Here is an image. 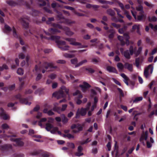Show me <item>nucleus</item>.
I'll return each mask as SVG.
<instances>
[{
	"label": "nucleus",
	"instance_id": "1",
	"mask_svg": "<svg viewBox=\"0 0 157 157\" xmlns=\"http://www.w3.org/2000/svg\"><path fill=\"white\" fill-rule=\"evenodd\" d=\"M41 62H40L38 66L36 65L35 66V70L36 71H41L43 73H44L48 68H50L56 69L57 68V66H54L53 63H48L46 61H43L42 64L41 65Z\"/></svg>",
	"mask_w": 157,
	"mask_h": 157
},
{
	"label": "nucleus",
	"instance_id": "2",
	"mask_svg": "<svg viewBox=\"0 0 157 157\" xmlns=\"http://www.w3.org/2000/svg\"><path fill=\"white\" fill-rule=\"evenodd\" d=\"M52 25L54 28L49 29L48 32H47L44 30H42L41 31H43L47 35L51 36L52 35L55 34L57 33H59L61 32L60 31L57 29H63L62 26L58 24L53 23Z\"/></svg>",
	"mask_w": 157,
	"mask_h": 157
},
{
	"label": "nucleus",
	"instance_id": "3",
	"mask_svg": "<svg viewBox=\"0 0 157 157\" xmlns=\"http://www.w3.org/2000/svg\"><path fill=\"white\" fill-rule=\"evenodd\" d=\"M40 36L41 39L44 38L48 40H55L57 44L59 47V46H62V45H65L66 44V42L65 41L59 40L60 38L59 36H51L50 37H48L44 36L42 34H40Z\"/></svg>",
	"mask_w": 157,
	"mask_h": 157
},
{
	"label": "nucleus",
	"instance_id": "4",
	"mask_svg": "<svg viewBox=\"0 0 157 157\" xmlns=\"http://www.w3.org/2000/svg\"><path fill=\"white\" fill-rule=\"evenodd\" d=\"M61 90L58 92H56L53 93L52 96L59 98H65L67 95H69V90L64 86L61 87Z\"/></svg>",
	"mask_w": 157,
	"mask_h": 157
},
{
	"label": "nucleus",
	"instance_id": "5",
	"mask_svg": "<svg viewBox=\"0 0 157 157\" xmlns=\"http://www.w3.org/2000/svg\"><path fill=\"white\" fill-rule=\"evenodd\" d=\"M124 36L125 40V42L124 40V37L122 36H117L118 39L120 41L121 44V46H124L126 44L127 46L129 45L130 42L129 39L130 37L128 34L127 33H124L123 34Z\"/></svg>",
	"mask_w": 157,
	"mask_h": 157
},
{
	"label": "nucleus",
	"instance_id": "6",
	"mask_svg": "<svg viewBox=\"0 0 157 157\" xmlns=\"http://www.w3.org/2000/svg\"><path fill=\"white\" fill-rule=\"evenodd\" d=\"M15 98L19 100L20 102L22 104L30 105L31 103L28 101V98H24L22 97L21 95L20 94H18L15 96Z\"/></svg>",
	"mask_w": 157,
	"mask_h": 157
},
{
	"label": "nucleus",
	"instance_id": "7",
	"mask_svg": "<svg viewBox=\"0 0 157 157\" xmlns=\"http://www.w3.org/2000/svg\"><path fill=\"white\" fill-rule=\"evenodd\" d=\"M49 153L47 152H43L42 150H35L31 153L32 155H41L43 157H48L49 156Z\"/></svg>",
	"mask_w": 157,
	"mask_h": 157
},
{
	"label": "nucleus",
	"instance_id": "8",
	"mask_svg": "<svg viewBox=\"0 0 157 157\" xmlns=\"http://www.w3.org/2000/svg\"><path fill=\"white\" fill-rule=\"evenodd\" d=\"M65 40L69 42L70 44L71 45L75 46L81 45L80 48H85L87 47L86 45H81V44L80 43L75 42L76 39L73 38H66Z\"/></svg>",
	"mask_w": 157,
	"mask_h": 157
},
{
	"label": "nucleus",
	"instance_id": "9",
	"mask_svg": "<svg viewBox=\"0 0 157 157\" xmlns=\"http://www.w3.org/2000/svg\"><path fill=\"white\" fill-rule=\"evenodd\" d=\"M56 104H57L56 103L54 104V106L53 107L52 110L55 112H57L58 113H60L61 111H65L67 107V104H63L62 105V108L60 107L56 106Z\"/></svg>",
	"mask_w": 157,
	"mask_h": 157
},
{
	"label": "nucleus",
	"instance_id": "10",
	"mask_svg": "<svg viewBox=\"0 0 157 157\" xmlns=\"http://www.w3.org/2000/svg\"><path fill=\"white\" fill-rule=\"evenodd\" d=\"M29 20V17L27 16L26 17H21L19 19V21L24 27L27 29L29 27V24L28 21Z\"/></svg>",
	"mask_w": 157,
	"mask_h": 157
},
{
	"label": "nucleus",
	"instance_id": "11",
	"mask_svg": "<svg viewBox=\"0 0 157 157\" xmlns=\"http://www.w3.org/2000/svg\"><path fill=\"white\" fill-rule=\"evenodd\" d=\"M71 129H74L75 128H77L78 130L74 129L72 132L74 133H77L79 132V131H81L82 130L83 127V126H81L80 124H78L77 125L76 124H72L71 127Z\"/></svg>",
	"mask_w": 157,
	"mask_h": 157
},
{
	"label": "nucleus",
	"instance_id": "12",
	"mask_svg": "<svg viewBox=\"0 0 157 157\" xmlns=\"http://www.w3.org/2000/svg\"><path fill=\"white\" fill-rule=\"evenodd\" d=\"M12 29L13 34V36L19 40L20 44L21 45H24L25 43L24 41L21 39V37L17 34L16 29L13 26Z\"/></svg>",
	"mask_w": 157,
	"mask_h": 157
},
{
	"label": "nucleus",
	"instance_id": "13",
	"mask_svg": "<svg viewBox=\"0 0 157 157\" xmlns=\"http://www.w3.org/2000/svg\"><path fill=\"white\" fill-rule=\"evenodd\" d=\"M12 149V146L10 144H5L0 145V150L2 151H7Z\"/></svg>",
	"mask_w": 157,
	"mask_h": 157
},
{
	"label": "nucleus",
	"instance_id": "14",
	"mask_svg": "<svg viewBox=\"0 0 157 157\" xmlns=\"http://www.w3.org/2000/svg\"><path fill=\"white\" fill-rule=\"evenodd\" d=\"M115 33V32L114 30L113 29H111L107 31L105 34L106 35H108L109 33H110L108 37L109 39H111L113 38Z\"/></svg>",
	"mask_w": 157,
	"mask_h": 157
},
{
	"label": "nucleus",
	"instance_id": "15",
	"mask_svg": "<svg viewBox=\"0 0 157 157\" xmlns=\"http://www.w3.org/2000/svg\"><path fill=\"white\" fill-rule=\"evenodd\" d=\"M79 87L82 88V91L83 92H85L86 89L90 87V86L87 82H84L83 85H80Z\"/></svg>",
	"mask_w": 157,
	"mask_h": 157
},
{
	"label": "nucleus",
	"instance_id": "16",
	"mask_svg": "<svg viewBox=\"0 0 157 157\" xmlns=\"http://www.w3.org/2000/svg\"><path fill=\"white\" fill-rule=\"evenodd\" d=\"M146 15L144 14V13H139V14L137 16V20L139 21H144L146 19Z\"/></svg>",
	"mask_w": 157,
	"mask_h": 157
},
{
	"label": "nucleus",
	"instance_id": "17",
	"mask_svg": "<svg viewBox=\"0 0 157 157\" xmlns=\"http://www.w3.org/2000/svg\"><path fill=\"white\" fill-rule=\"evenodd\" d=\"M11 140L15 142L18 146H23L24 144V143L21 140L20 138H11Z\"/></svg>",
	"mask_w": 157,
	"mask_h": 157
},
{
	"label": "nucleus",
	"instance_id": "18",
	"mask_svg": "<svg viewBox=\"0 0 157 157\" xmlns=\"http://www.w3.org/2000/svg\"><path fill=\"white\" fill-rule=\"evenodd\" d=\"M106 70L109 72L117 73V71L115 67L110 66H108L107 67Z\"/></svg>",
	"mask_w": 157,
	"mask_h": 157
},
{
	"label": "nucleus",
	"instance_id": "19",
	"mask_svg": "<svg viewBox=\"0 0 157 157\" xmlns=\"http://www.w3.org/2000/svg\"><path fill=\"white\" fill-rule=\"evenodd\" d=\"M62 29L65 31L66 34L68 36H71L74 34V33L71 31L70 29L67 27H63Z\"/></svg>",
	"mask_w": 157,
	"mask_h": 157
},
{
	"label": "nucleus",
	"instance_id": "20",
	"mask_svg": "<svg viewBox=\"0 0 157 157\" xmlns=\"http://www.w3.org/2000/svg\"><path fill=\"white\" fill-rule=\"evenodd\" d=\"M124 68L127 69L129 71H132L133 70L132 65L131 64H130L128 63H126L124 64Z\"/></svg>",
	"mask_w": 157,
	"mask_h": 157
},
{
	"label": "nucleus",
	"instance_id": "21",
	"mask_svg": "<svg viewBox=\"0 0 157 157\" xmlns=\"http://www.w3.org/2000/svg\"><path fill=\"white\" fill-rule=\"evenodd\" d=\"M83 148L81 146H79L78 147V152H76L75 155L78 156H80L83 155V154L81 153Z\"/></svg>",
	"mask_w": 157,
	"mask_h": 157
},
{
	"label": "nucleus",
	"instance_id": "22",
	"mask_svg": "<svg viewBox=\"0 0 157 157\" xmlns=\"http://www.w3.org/2000/svg\"><path fill=\"white\" fill-rule=\"evenodd\" d=\"M1 112L0 113V115L1 117L4 120H6L8 119L7 115L5 113L4 110L3 108H1Z\"/></svg>",
	"mask_w": 157,
	"mask_h": 157
},
{
	"label": "nucleus",
	"instance_id": "23",
	"mask_svg": "<svg viewBox=\"0 0 157 157\" xmlns=\"http://www.w3.org/2000/svg\"><path fill=\"white\" fill-rule=\"evenodd\" d=\"M53 127V125L50 123H47L46 124L45 129L48 131H50Z\"/></svg>",
	"mask_w": 157,
	"mask_h": 157
},
{
	"label": "nucleus",
	"instance_id": "24",
	"mask_svg": "<svg viewBox=\"0 0 157 157\" xmlns=\"http://www.w3.org/2000/svg\"><path fill=\"white\" fill-rule=\"evenodd\" d=\"M123 55L124 57L128 59H129L131 58V55L129 53V50H126L123 52Z\"/></svg>",
	"mask_w": 157,
	"mask_h": 157
},
{
	"label": "nucleus",
	"instance_id": "25",
	"mask_svg": "<svg viewBox=\"0 0 157 157\" xmlns=\"http://www.w3.org/2000/svg\"><path fill=\"white\" fill-rule=\"evenodd\" d=\"M87 110L86 109V108H82L80 110H79V112L80 114L82 116H85L87 112Z\"/></svg>",
	"mask_w": 157,
	"mask_h": 157
},
{
	"label": "nucleus",
	"instance_id": "26",
	"mask_svg": "<svg viewBox=\"0 0 157 157\" xmlns=\"http://www.w3.org/2000/svg\"><path fill=\"white\" fill-rule=\"evenodd\" d=\"M43 112L45 113H47L49 116H52L54 114V112H52L51 110L48 111V109L45 108L43 110Z\"/></svg>",
	"mask_w": 157,
	"mask_h": 157
},
{
	"label": "nucleus",
	"instance_id": "27",
	"mask_svg": "<svg viewBox=\"0 0 157 157\" xmlns=\"http://www.w3.org/2000/svg\"><path fill=\"white\" fill-rule=\"evenodd\" d=\"M3 134L0 135V138H4L6 137H14L15 136V135H7L6 134H5V131L3 130Z\"/></svg>",
	"mask_w": 157,
	"mask_h": 157
},
{
	"label": "nucleus",
	"instance_id": "28",
	"mask_svg": "<svg viewBox=\"0 0 157 157\" xmlns=\"http://www.w3.org/2000/svg\"><path fill=\"white\" fill-rule=\"evenodd\" d=\"M148 136V134L147 132H145L144 134H143L141 135V137L140 139V141H142L144 139L145 140H147Z\"/></svg>",
	"mask_w": 157,
	"mask_h": 157
},
{
	"label": "nucleus",
	"instance_id": "29",
	"mask_svg": "<svg viewBox=\"0 0 157 157\" xmlns=\"http://www.w3.org/2000/svg\"><path fill=\"white\" fill-rule=\"evenodd\" d=\"M107 13L109 15L113 16L115 14L114 11L111 9H108L107 10Z\"/></svg>",
	"mask_w": 157,
	"mask_h": 157
},
{
	"label": "nucleus",
	"instance_id": "30",
	"mask_svg": "<svg viewBox=\"0 0 157 157\" xmlns=\"http://www.w3.org/2000/svg\"><path fill=\"white\" fill-rule=\"evenodd\" d=\"M61 117L62 118V121L63 123H66L68 121V119L66 117H65L64 114L61 115Z\"/></svg>",
	"mask_w": 157,
	"mask_h": 157
},
{
	"label": "nucleus",
	"instance_id": "31",
	"mask_svg": "<svg viewBox=\"0 0 157 157\" xmlns=\"http://www.w3.org/2000/svg\"><path fill=\"white\" fill-rule=\"evenodd\" d=\"M40 14V12L37 10L32 9V14L33 16H36L39 15Z\"/></svg>",
	"mask_w": 157,
	"mask_h": 157
},
{
	"label": "nucleus",
	"instance_id": "32",
	"mask_svg": "<svg viewBox=\"0 0 157 157\" xmlns=\"http://www.w3.org/2000/svg\"><path fill=\"white\" fill-rule=\"evenodd\" d=\"M6 2L7 4L11 6H15L17 5L16 2L11 0L7 1Z\"/></svg>",
	"mask_w": 157,
	"mask_h": 157
},
{
	"label": "nucleus",
	"instance_id": "33",
	"mask_svg": "<svg viewBox=\"0 0 157 157\" xmlns=\"http://www.w3.org/2000/svg\"><path fill=\"white\" fill-rule=\"evenodd\" d=\"M136 9L137 11H140L139 13H144L143 7L140 5H139L136 7Z\"/></svg>",
	"mask_w": 157,
	"mask_h": 157
},
{
	"label": "nucleus",
	"instance_id": "34",
	"mask_svg": "<svg viewBox=\"0 0 157 157\" xmlns=\"http://www.w3.org/2000/svg\"><path fill=\"white\" fill-rule=\"evenodd\" d=\"M147 19L149 22H155L157 20V18L155 16H152L151 18L150 16H148L147 17Z\"/></svg>",
	"mask_w": 157,
	"mask_h": 157
},
{
	"label": "nucleus",
	"instance_id": "35",
	"mask_svg": "<svg viewBox=\"0 0 157 157\" xmlns=\"http://www.w3.org/2000/svg\"><path fill=\"white\" fill-rule=\"evenodd\" d=\"M39 2L38 5L40 7L45 6L46 2L44 0H37Z\"/></svg>",
	"mask_w": 157,
	"mask_h": 157
},
{
	"label": "nucleus",
	"instance_id": "36",
	"mask_svg": "<svg viewBox=\"0 0 157 157\" xmlns=\"http://www.w3.org/2000/svg\"><path fill=\"white\" fill-rule=\"evenodd\" d=\"M121 76L124 79V82H128L129 80L128 77L124 73H122L121 75Z\"/></svg>",
	"mask_w": 157,
	"mask_h": 157
},
{
	"label": "nucleus",
	"instance_id": "37",
	"mask_svg": "<svg viewBox=\"0 0 157 157\" xmlns=\"http://www.w3.org/2000/svg\"><path fill=\"white\" fill-rule=\"evenodd\" d=\"M87 62V61L86 59H84L83 60H82L81 61L79 62L78 64H77L76 65H75V67H78L82 65L83 64Z\"/></svg>",
	"mask_w": 157,
	"mask_h": 157
},
{
	"label": "nucleus",
	"instance_id": "38",
	"mask_svg": "<svg viewBox=\"0 0 157 157\" xmlns=\"http://www.w3.org/2000/svg\"><path fill=\"white\" fill-rule=\"evenodd\" d=\"M117 68L120 70H122L124 68V65L121 63H118L117 65Z\"/></svg>",
	"mask_w": 157,
	"mask_h": 157
},
{
	"label": "nucleus",
	"instance_id": "39",
	"mask_svg": "<svg viewBox=\"0 0 157 157\" xmlns=\"http://www.w3.org/2000/svg\"><path fill=\"white\" fill-rule=\"evenodd\" d=\"M49 7H44L43 8V9L45 11L49 13H52V10H50Z\"/></svg>",
	"mask_w": 157,
	"mask_h": 157
},
{
	"label": "nucleus",
	"instance_id": "40",
	"mask_svg": "<svg viewBox=\"0 0 157 157\" xmlns=\"http://www.w3.org/2000/svg\"><path fill=\"white\" fill-rule=\"evenodd\" d=\"M69 48V47L68 46H59V48L63 51L67 50H68Z\"/></svg>",
	"mask_w": 157,
	"mask_h": 157
},
{
	"label": "nucleus",
	"instance_id": "41",
	"mask_svg": "<svg viewBox=\"0 0 157 157\" xmlns=\"http://www.w3.org/2000/svg\"><path fill=\"white\" fill-rule=\"evenodd\" d=\"M52 130H50V131L51 133L52 134H54L58 130V128L57 127H53Z\"/></svg>",
	"mask_w": 157,
	"mask_h": 157
},
{
	"label": "nucleus",
	"instance_id": "42",
	"mask_svg": "<svg viewBox=\"0 0 157 157\" xmlns=\"http://www.w3.org/2000/svg\"><path fill=\"white\" fill-rule=\"evenodd\" d=\"M143 99V97H138L135 98L133 101V103H137L139 101L142 100Z\"/></svg>",
	"mask_w": 157,
	"mask_h": 157
},
{
	"label": "nucleus",
	"instance_id": "43",
	"mask_svg": "<svg viewBox=\"0 0 157 157\" xmlns=\"http://www.w3.org/2000/svg\"><path fill=\"white\" fill-rule=\"evenodd\" d=\"M100 60V58L97 57V59L93 58L92 59L91 62L95 64H96L98 63Z\"/></svg>",
	"mask_w": 157,
	"mask_h": 157
},
{
	"label": "nucleus",
	"instance_id": "44",
	"mask_svg": "<svg viewBox=\"0 0 157 157\" xmlns=\"http://www.w3.org/2000/svg\"><path fill=\"white\" fill-rule=\"evenodd\" d=\"M117 90L120 94V97H123L124 96L123 90L120 88H117Z\"/></svg>",
	"mask_w": 157,
	"mask_h": 157
},
{
	"label": "nucleus",
	"instance_id": "45",
	"mask_svg": "<svg viewBox=\"0 0 157 157\" xmlns=\"http://www.w3.org/2000/svg\"><path fill=\"white\" fill-rule=\"evenodd\" d=\"M127 27L124 26L122 28L119 29L118 30V32L121 34H123L124 33V31L126 29Z\"/></svg>",
	"mask_w": 157,
	"mask_h": 157
},
{
	"label": "nucleus",
	"instance_id": "46",
	"mask_svg": "<svg viewBox=\"0 0 157 157\" xmlns=\"http://www.w3.org/2000/svg\"><path fill=\"white\" fill-rule=\"evenodd\" d=\"M63 55L64 56L67 58H72L75 56L74 54H71L67 53L64 54Z\"/></svg>",
	"mask_w": 157,
	"mask_h": 157
},
{
	"label": "nucleus",
	"instance_id": "47",
	"mask_svg": "<svg viewBox=\"0 0 157 157\" xmlns=\"http://www.w3.org/2000/svg\"><path fill=\"white\" fill-rule=\"evenodd\" d=\"M4 28L8 32H10L12 30V29H11V27L8 25L6 24H5V25Z\"/></svg>",
	"mask_w": 157,
	"mask_h": 157
},
{
	"label": "nucleus",
	"instance_id": "48",
	"mask_svg": "<svg viewBox=\"0 0 157 157\" xmlns=\"http://www.w3.org/2000/svg\"><path fill=\"white\" fill-rule=\"evenodd\" d=\"M142 47H140L139 48L137 51L135 52V54L136 56H137L140 54L142 50Z\"/></svg>",
	"mask_w": 157,
	"mask_h": 157
},
{
	"label": "nucleus",
	"instance_id": "49",
	"mask_svg": "<svg viewBox=\"0 0 157 157\" xmlns=\"http://www.w3.org/2000/svg\"><path fill=\"white\" fill-rule=\"evenodd\" d=\"M17 73L19 75H21L23 74L24 71L23 70L20 68L18 69L17 71Z\"/></svg>",
	"mask_w": 157,
	"mask_h": 157
},
{
	"label": "nucleus",
	"instance_id": "50",
	"mask_svg": "<svg viewBox=\"0 0 157 157\" xmlns=\"http://www.w3.org/2000/svg\"><path fill=\"white\" fill-rule=\"evenodd\" d=\"M48 77L51 79L53 80L56 78V75L55 74L52 73L49 75Z\"/></svg>",
	"mask_w": 157,
	"mask_h": 157
},
{
	"label": "nucleus",
	"instance_id": "51",
	"mask_svg": "<svg viewBox=\"0 0 157 157\" xmlns=\"http://www.w3.org/2000/svg\"><path fill=\"white\" fill-rule=\"evenodd\" d=\"M129 51L130 52V55H132L134 52L133 47L132 46H130Z\"/></svg>",
	"mask_w": 157,
	"mask_h": 157
},
{
	"label": "nucleus",
	"instance_id": "52",
	"mask_svg": "<svg viewBox=\"0 0 157 157\" xmlns=\"http://www.w3.org/2000/svg\"><path fill=\"white\" fill-rule=\"evenodd\" d=\"M146 42L147 43L152 45L153 43V42L148 37H147L146 39Z\"/></svg>",
	"mask_w": 157,
	"mask_h": 157
},
{
	"label": "nucleus",
	"instance_id": "53",
	"mask_svg": "<svg viewBox=\"0 0 157 157\" xmlns=\"http://www.w3.org/2000/svg\"><path fill=\"white\" fill-rule=\"evenodd\" d=\"M148 70L147 68H146L144 70V75L146 78H147L148 75Z\"/></svg>",
	"mask_w": 157,
	"mask_h": 157
},
{
	"label": "nucleus",
	"instance_id": "54",
	"mask_svg": "<svg viewBox=\"0 0 157 157\" xmlns=\"http://www.w3.org/2000/svg\"><path fill=\"white\" fill-rule=\"evenodd\" d=\"M71 63H72L73 64H75L76 65L77 64H78L77 63L78 60H77V59L76 58H75L71 59Z\"/></svg>",
	"mask_w": 157,
	"mask_h": 157
},
{
	"label": "nucleus",
	"instance_id": "55",
	"mask_svg": "<svg viewBox=\"0 0 157 157\" xmlns=\"http://www.w3.org/2000/svg\"><path fill=\"white\" fill-rule=\"evenodd\" d=\"M54 18L53 17L48 18V20L46 21V23L48 24H50L51 23V22L54 21Z\"/></svg>",
	"mask_w": 157,
	"mask_h": 157
},
{
	"label": "nucleus",
	"instance_id": "56",
	"mask_svg": "<svg viewBox=\"0 0 157 157\" xmlns=\"http://www.w3.org/2000/svg\"><path fill=\"white\" fill-rule=\"evenodd\" d=\"M147 69H148V71L150 69V70L151 73H152L153 69V65L152 64L149 65L147 67Z\"/></svg>",
	"mask_w": 157,
	"mask_h": 157
},
{
	"label": "nucleus",
	"instance_id": "57",
	"mask_svg": "<svg viewBox=\"0 0 157 157\" xmlns=\"http://www.w3.org/2000/svg\"><path fill=\"white\" fill-rule=\"evenodd\" d=\"M111 25L112 26L117 29L121 27L120 25L114 23H112Z\"/></svg>",
	"mask_w": 157,
	"mask_h": 157
},
{
	"label": "nucleus",
	"instance_id": "58",
	"mask_svg": "<svg viewBox=\"0 0 157 157\" xmlns=\"http://www.w3.org/2000/svg\"><path fill=\"white\" fill-rule=\"evenodd\" d=\"M74 13L76 15L78 16H85V14H84L78 13L76 10H74Z\"/></svg>",
	"mask_w": 157,
	"mask_h": 157
},
{
	"label": "nucleus",
	"instance_id": "59",
	"mask_svg": "<svg viewBox=\"0 0 157 157\" xmlns=\"http://www.w3.org/2000/svg\"><path fill=\"white\" fill-rule=\"evenodd\" d=\"M2 127L3 129H7L9 128L8 125L6 124H2Z\"/></svg>",
	"mask_w": 157,
	"mask_h": 157
},
{
	"label": "nucleus",
	"instance_id": "60",
	"mask_svg": "<svg viewBox=\"0 0 157 157\" xmlns=\"http://www.w3.org/2000/svg\"><path fill=\"white\" fill-rule=\"evenodd\" d=\"M140 61V59L139 58H137L135 59V63L137 67H138L139 65Z\"/></svg>",
	"mask_w": 157,
	"mask_h": 157
},
{
	"label": "nucleus",
	"instance_id": "61",
	"mask_svg": "<svg viewBox=\"0 0 157 157\" xmlns=\"http://www.w3.org/2000/svg\"><path fill=\"white\" fill-rule=\"evenodd\" d=\"M68 146L69 147L74 149L75 147V146L73 143H69L68 144Z\"/></svg>",
	"mask_w": 157,
	"mask_h": 157
},
{
	"label": "nucleus",
	"instance_id": "62",
	"mask_svg": "<svg viewBox=\"0 0 157 157\" xmlns=\"http://www.w3.org/2000/svg\"><path fill=\"white\" fill-rule=\"evenodd\" d=\"M65 21L69 25L74 23L75 22V21H72L71 20L68 19H66Z\"/></svg>",
	"mask_w": 157,
	"mask_h": 157
},
{
	"label": "nucleus",
	"instance_id": "63",
	"mask_svg": "<svg viewBox=\"0 0 157 157\" xmlns=\"http://www.w3.org/2000/svg\"><path fill=\"white\" fill-rule=\"evenodd\" d=\"M86 70L91 73H93L94 72V70L91 68H86Z\"/></svg>",
	"mask_w": 157,
	"mask_h": 157
},
{
	"label": "nucleus",
	"instance_id": "64",
	"mask_svg": "<svg viewBox=\"0 0 157 157\" xmlns=\"http://www.w3.org/2000/svg\"><path fill=\"white\" fill-rule=\"evenodd\" d=\"M25 57V55L23 53H21L19 54V59H23Z\"/></svg>",
	"mask_w": 157,
	"mask_h": 157
}]
</instances>
